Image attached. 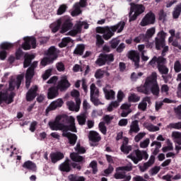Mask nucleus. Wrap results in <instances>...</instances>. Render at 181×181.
Instances as JSON below:
<instances>
[{"label": "nucleus", "mask_w": 181, "mask_h": 181, "mask_svg": "<svg viewBox=\"0 0 181 181\" xmlns=\"http://www.w3.org/2000/svg\"><path fill=\"white\" fill-rule=\"evenodd\" d=\"M114 60V54L101 53L95 61V64L101 67V66H105V64H110V63H112Z\"/></svg>", "instance_id": "nucleus-4"}, {"label": "nucleus", "mask_w": 181, "mask_h": 181, "mask_svg": "<svg viewBox=\"0 0 181 181\" xmlns=\"http://www.w3.org/2000/svg\"><path fill=\"white\" fill-rule=\"evenodd\" d=\"M165 64H166V58L163 57L162 55L158 57L157 58V67Z\"/></svg>", "instance_id": "nucleus-50"}, {"label": "nucleus", "mask_w": 181, "mask_h": 181, "mask_svg": "<svg viewBox=\"0 0 181 181\" xmlns=\"http://www.w3.org/2000/svg\"><path fill=\"white\" fill-rule=\"evenodd\" d=\"M74 149L78 155L86 153V148L84 147L81 146V144H80V142L77 143Z\"/></svg>", "instance_id": "nucleus-42"}, {"label": "nucleus", "mask_w": 181, "mask_h": 181, "mask_svg": "<svg viewBox=\"0 0 181 181\" xmlns=\"http://www.w3.org/2000/svg\"><path fill=\"white\" fill-rule=\"evenodd\" d=\"M173 136L175 138V142L178 145H181V133L179 132H173Z\"/></svg>", "instance_id": "nucleus-44"}, {"label": "nucleus", "mask_w": 181, "mask_h": 181, "mask_svg": "<svg viewBox=\"0 0 181 181\" xmlns=\"http://www.w3.org/2000/svg\"><path fill=\"white\" fill-rule=\"evenodd\" d=\"M112 172H114V167L111 164H109L108 168L104 170V173L106 174L105 176L111 175Z\"/></svg>", "instance_id": "nucleus-63"}, {"label": "nucleus", "mask_w": 181, "mask_h": 181, "mask_svg": "<svg viewBox=\"0 0 181 181\" xmlns=\"http://www.w3.org/2000/svg\"><path fill=\"white\" fill-rule=\"evenodd\" d=\"M37 90H39L37 86H32L26 93V101H33L37 95Z\"/></svg>", "instance_id": "nucleus-17"}, {"label": "nucleus", "mask_w": 181, "mask_h": 181, "mask_svg": "<svg viewBox=\"0 0 181 181\" xmlns=\"http://www.w3.org/2000/svg\"><path fill=\"white\" fill-rule=\"evenodd\" d=\"M104 38L100 35H96V45L98 46H103L104 45Z\"/></svg>", "instance_id": "nucleus-55"}, {"label": "nucleus", "mask_w": 181, "mask_h": 181, "mask_svg": "<svg viewBox=\"0 0 181 181\" xmlns=\"http://www.w3.org/2000/svg\"><path fill=\"white\" fill-rule=\"evenodd\" d=\"M116 170H125L126 172H131L132 170V165H125V166H122V167H118L116 168Z\"/></svg>", "instance_id": "nucleus-59"}, {"label": "nucleus", "mask_w": 181, "mask_h": 181, "mask_svg": "<svg viewBox=\"0 0 181 181\" xmlns=\"http://www.w3.org/2000/svg\"><path fill=\"white\" fill-rule=\"evenodd\" d=\"M141 100V97L138 96L135 93H132L131 95L128 97L129 103H138Z\"/></svg>", "instance_id": "nucleus-40"}, {"label": "nucleus", "mask_w": 181, "mask_h": 181, "mask_svg": "<svg viewBox=\"0 0 181 181\" xmlns=\"http://www.w3.org/2000/svg\"><path fill=\"white\" fill-rule=\"evenodd\" d=\"M128 57L130 60H132L134 63L136 69L139 68V62L141 60V57H139V53L135 50H130L128 52Z\"/></svg>", "instance_id": "nucleus-16"}, {"label": "nucleus", "mask_w": 181, "mask_h": 181, "mask_svg": "<svg viewBox=\"0 0 181 181\" xmlns=\"http://www.w3.org/2000/svg\"><path fill=\"white\" fill-rule=\"evenodd\" d=\"M61 172H66L69 173L71 170V166L70 165V160L66 159L64 163H61L59 167Z\"/></svg>", "instance_id": "nucleus-27"}, {"label": "nucleus", "mask_w": 181, "mask_h": 181, "mask_svg": "<svg viewBox=\"0 0 181 181\" xmlns=\"http://www.w3.org/2000/svg\"><path fill=\"white\" fill-rule=\"evenodd\" d=\"M15 97V93L11 92L8 95V93L1 91L0 92V105L2 103H5L7 105L12 104L13 103V98Z\"/></svg>", "instance_id": "nucleus-14"}, {"label": "nucleus", "mask_w": 181, "mask_h": 181, "mask_svg": "<svg viewBox=\"0 0 181 181\" xmlns=\"http://www.w3.org/2000/svg\"><path fill=\"white\" fill-rule=\"evenodd\" d=\"M70 181H86V177L81 176L78 177L77 175H71L69 176Z\"/></svg>", "instance_id": "nucleus-47"}, {"label": "nucleus", "mask_w": 181, "mask_h": 181, "mask_svg": "<svg viewBox=\"0 0 181 181\" xmlns=\"http://www.w3.org/2000/svg\"><path fill=\"white\" fill-rule=\"evenodd\" d=\"M45 57L41 61L42 66H47V64H52L54 60H57L59 55L57 54V49L54 46L50 47Z\"/></svg>", "instance_id": "nucleus-2"}, {"label": "nucleus", "mask_w": 181, "mask_h": 181, "mask_svg": "<svg viewBox=\"0 0 181 181\" xmlns=\"http://www.w3.org/2000/svg\"><path fill=\"white\" fill-rule=\"evenodd\" d=\"M168 128H173V129H181V122L177 123H170L168 125Z\"/></svg>", "instance_id": "nucleus-56"}, {"label": "nucleus", "mask_w": 181, "mask_h": 181, "mask_svg": "<svg viewBox=\"0 0 181 181\" xmlns=\"http://www.w3.org/2000/svg\"><path fill=\"white\" fill-rule=\"evenodd\" d=\"M69 43H73V40L70 37H66L62 39V42L59 44V47L61 48L66 47Z\"/></svg>", "instance_id": "nucleus-38"}, {"label": "nucleus", "mask_w": 181, "mask_h": 181, "mask_svg": "<svg viewBox=\"0 0 181 181\" xmlns=\"http://www.w3.org/2000/svg\"><path fill=\"white\" fill-rule=\"evenodd\" d=\"M71 86V83H70V82L67 79V77L65 76H62L61 80L58 81L57 87L61 91V93H64V91H67V90L70 88Z\"/></svg>", "instance_id": "nucleus-13"}, {"label": "nucleus", "mask_w": 181, "mask_h": 181, "mask_svg": "<svg viewBox=\"0 0 181 181\" xmlns=\"http://www.w3.org/2000/svg\"><path fill=\"white\" fill-rule=\"evenodd\" d=\"M146 129L150 132H156V131H159V127L158 126H153V124H149L146 127Z\"/></svg>", "instance_id": "nucleus-58"}, {"label": "nucleus", "mask_w": 181, "mask_h": 181, "mask_svg": "<svg viewBox=\"0 0 181 181\" xmlns=\"http://www.w3.org/2000/svg\"><path fill=\"white\" fill-rule=\"evenodd\" d=\"M89 166L93 169V174L97 175V172H98V168L97 167L98 166L97 161L95 160L91 161L90 163L89 164Z\"/></svg>", "instance_id": "nucleus-48"}, {"label": "nucleus", "mask_w": 181, "mask_h": 181, "mask_svg": "<svg viewBox=\"0 0 181 181\" xmlns=\"http://www.w3.org/2000/svg\"><path fill=\"white\" fill-rule=\"evenodd\" d=\"M90 98L91 103L95 106L103 105V103L100 100V90L97 88L95 83H92L90 86Z\"/></svg>", "instance_id": "nucleus-3"}, {"label": "nucleus", "mask_w": 181, "mask_h": 181, "mask_svg": "<svg viewBox=\"0 0 181 181\" xmlns=\"http://www.w3.org/2000/svg\"><path fill=\"white\" fill-rule=\"evenodd\" d=\"M63 138H67L68 139V144L71 145V146H74L76 144H77V139L78 136L76 135V134L73 133H62Z\"/></svg>", "instance_id": "nucleus-21"}, {"label": "nucleus", "mask_w": 181, "mask_h": 181, "mask_svg": "<svg viewBox=\"0 0 181 181\" xmlns=\"http://www.w3.org/2000/svg\"><path fill=\"white\" fill-rule=\"evenodd\" d=\"M153 83V76L148 77L143 86L137 87L138 93H141L142 94H146V95H149L151 94V86Z\"/></svg>", "instance_id": "nucleus-7"}, {"label": "nucleus", "mask_w": 181, "mask_h": 181, "mask_svg": "<svg viewBox=\"0 0 181 181\" xmlns=\"http://www.w3.org/2000/svg\"><path fill=\"white\" fill-rule=\"evenodd\" d=\"M145 135H146V133H145V132H140V133H139L134 137L135 142H139V141H141V139H142V138H144V136H145Z\"/></svg>", "instance_id": "nucleus-62"}, {"label": "nucleus", "mask_w": 181, "mask_h": 181, "mask_svg": "<svg viewBox=\"0 0 181 181\" xmlns=\"http://www.w3.org/2000/svg\"><path fill=\"white\" fill-rule=\"evenodd\" d=\"M63 104H64V102H63L62 99H57L55 101L52 102L45 110L46 115H47L50 111H54L57 108L63 107Z\"/></svg>", "instance_id": "nucleus-15"}, {"label": "nucleus", "mask_w": 181, "mask_h": 181, "mask_svg": "<svg viewBox=\"0 0 181 181\" xmlns=\"http://www.w3.org/2000/svg\"><path fill=\"white\" fill-rule=\"evenodd\" d=\"M59 88L57 86H51L48 89L47 98L48 100H53L57 97H59Z\"/></svg>", "instance_id": "nucleus-23"}, {"label": "nucleus", "mask_w": 181, "mask_h": 181, "mask_svg": "<svg viewBox=\"0 0 181 181\" xmlns=\"http://www.w3.org/2000/svg\"><path fill=\"white\" fill-rule=\"evenodd\" d=\"M120 150L122 151V152H123V153H126V155H128V153H129V152L132 151V146L122 145L120 147Z\"/></svg>", "instance_id": "nucleus-49"}, {"label": "nucleus", "mask_w": 181, "mask_h": 181, "mask_svg": "<svg viewBox=\"0 0 181 181\" xmlns=\"http://www.w3.org/2000/svg\"><path fill=\"white\" fill-rule=\"evenodd\" d=\"M95 78H103L104 77V71L101 69H98L95 73Z\"/></svg>", "instance_id": "nucleus-54"}, {"label": "nucleus", "mask_w": 181, "mask_h": 181, "mask_svg": "<svg viewBox=\"0 0 181 181\" xmlns=\"http://www.w3.org/2000/svg\"><path fill=\"white\" fill-rule=\"evenodd\" d=\"M83 29V23L81 21L77 22L73 27L72 29L68 33L69 36H77L78 33H81Z\"/></svg>", "instance_id": "nucleus-20"}, {"label": "nucleus", "mask_w": 181, "mask_h": 181, "mask_svg": "<svg viewBox=\"0 0 181 181\" xmlns=\"http://www.w3.org/2000/svg\"><path fill=\"white\" fill-rule=\"evenodd\" d=\"M146 8L144 4L130 3V11L129 13V22H134L138 19V16L145 12Z\"/></svg>", "instance_id": "nucleus-1"}, {"label": "nucleus", "mask_w": 181, "mask_h": 181, "mask_svg": "<svg viewBox=\"0 0 181 181\" xmlns=\"http://www.w3.org/2000/svg\"><path fill=\"white\" fill-rule=\"evenodd\" d=\"M70 158L73 162H77L83 165V163H86V158L84 156H80L78 153H71L70 154Z\"/></svg>", "instance_id": "nucleus-24"}, {"label": "nucleus", "mask_w": 181, "mask_h": 181, "mask_svg": "<svg viewBox=\"0 0 181 181\" xmlns=\"http://www.w3.org/2000/svg\"><path fill=\"white\" fill-rule=\"evenodd\" d=\"M141 131L139 128V122L138 120H134L132 122L130 125V129L129 131V134L132 135V134H138V132Z\"/></svg>", "instance_id": "nucleus-26"}, {"label": "nucleus", "mask_w": 181, "mask_h": 181, "mask_svg": "<svg viewBox=\"0 0 181 181\" xmlns=\"http://www.w3.org/2000/svg\"><path fill=\"white\" fill-rule=\"evenodd\" d=\"M118 107H119V102L118 101L111 102V103L107 107V111H109V112H112L114 108H118Z\"/></svg>", "instance_id": "nucleus-45"}, {"label": "nucleus", "mask_w": 181, "mask_h": 181, "mask_svg": "<svg viewBox=\"0 0 181 181\" xmlns=\"http://www.w3.org/2000/svg\"><path fill=\"white\" fill-rule=\"evenodd\" d=\"M157 69L163 76L169 74V68L166 65H159V66H157Z\"/></svg>", "instance_id": "nucleus-39"}, {"label": "nucleus", "mask_w": 181, "mask_h": 181, "mask_svg": "<svg viewBox=\"0 0 181 181\" xmlns=\"http://www.w3.org/2000/svg\"><path fill=\"white\" fill-rule=\"evenodd\" d=\"M48 124L52 131H63V124H58L57 122H49Z\"/></svg>", "instance_id": "nucleus-31"}, {"label": "nucleus", "mask_w": 181, "mask_h": 181, "mask_svg": "<svg viewBox=\"0 0 181 181\" xmlns=\"http://www.w3.org/2000/svg\"><path fill=\"white\" fill-rule=\"evenodd\" d=\"M35 77V70L28 68L25 72V78L31 79Z\"/></svg>", "instance_id": "nucleus-46"}, {"label": "nucleus", "mask_w": 181, "mask_h": 181, "mask_svg": "<svg viewBox=\"0 0 181 181\" xmlns=\"http://www.w3.org/2000/svg\"><path fill=\"white\" fill-rule=\"evenodd\" d=\"M62 28L60 33H66L73 29L74 24L70 17H64L62 20Z\"/></svg>", "instance_id": "nucleus-11"}, {"label": "nucleus", "mask_w": 181, "mask_h": 181, "mask_svg": "<svg viewBox=\"0 0 181 181\" xmlns=\"http://www.w3.org/2000/svg\"><path fill=\"white\" fill-rule=\"evenodd\" d=\"M24 58L23 67L24 69H26L30 66L32 60L35 59V55L25 54Z\"/></svg>", "instance_id": "nucleus-30"}, {"label": "nucleus", "mask_w": 181, "mask_h": 181, "mask_svg": "<svg viewBox=\"0 0 181 181\" xmlns=\"http://www.w3.org/2000/svg\"><path fill=\"white\" fill-rule=\"evenodd\" d=\"M13 44L8 42H4L0 45V60H5L8 56L7 50L13 48Z\"/></svg>", "instance_id": "nucleus-10"}, {"label": "nucleus", "mask_w": 181, "mask_h": 181, "mask_svg": "<svg viewBox=\"0 0 181 181\" xmlns=\"http://www.w3.org/2000/svg\"><path fill=\"white\" fill-rule=\"evenodd\" d=\"M74 10L71 11V16H78V15L81 14V9L80 8H83L81 3H75L74 5Z\"/></svg>", "instance_id": "nucleus-32"}, {"label": "nucleus", "mask_w": 181, "mask_h": 181, "mask_svg": "<svg viewBox=\"0 0 181 181\" xmlns=\"http://www.w3.org/2000/svg\"><path fill=\"white\" fill-rule=\"evenodd\" d=\"M148 104H151V98L150 97H145L143 100L139 104L138 108L139 110H141V111H146V107H148Z\"/></svg>", "instance_id": "nucleus-28"}, {"label": "nucleus", "mask_w": 181, "mask_h": 181, "mask_svg": "<svg viewBox=\"0 0 181 181\" xmlns=\"http://www.w3.org/2000/svg\"><path fill=\"white\" fill-rule=\"evenodd\" d=\"M156 21V16L155 13L152 11H149L145 16L142 18L140 22V26L145 27L149 26V25H153Z\"/></svg>", "instance_id": "nucleus-8"}, {"label": "nucleus", "mask_w": 181, "mask_h": 181, "mask_svg": "<svg viewBox=\"0 0 181 181\" xmlns=\"http://www.w3.org/2000/svg\"><path fill=\"white\" fill-rule=\"evenodd\" d=\"M57 70L58 71H64L66 70V67L64 66V64L60 62L56 64Z\"/></svg>", "instance_id": "nucleus-60"}, {"label": "nucleus", "mask_w": 181, "mask_h": 181, "mask_svg": "<svg viewBox=\"0 0 181 181\" xmlns=\"http://www.w3.org/2000/svg\"><path fill=\"white\" fill-rule=\"evenodd\" d=\"M159 170H160V167L155 166L150 170V173L151 176H153L154 175H158V173H159Z\"/></svg>", "instance_id": "nucleus-61"}, {"label": "nucleus", "mask_w": 181, "mask_h": 181, "mask_svg": "<svg viewBox=\"0 0 181 181\" xmlns=\"http://www.w3.org/2000/svg\"><path fill=\"white\" fill-rule=\"evenodd\" d=\"M67 11V6L66 4L61 5L57 10V15H63Z\"/></svg>", "instance_id": "nucleus-51"}, {"label": "nucleus", "mask_w": 181, "mask_h": 181, "mask_svg": "<svg viewBox=\"0 0 181 181\" xmlns=\"http://www.w3.org/2000/svg\"><path fill=\"white\" fill-rule=\"evenodd\" d=\"M181 15V2L177 4L174 11H173V19H179V16Z\"/></svg>", "instance_id": "nucleus-35"}, {"label": "nucleus", "mask_w": 181, "mask_h": 181, "mask_svg": "<svg viewBox=\"0 0 181 181\" xmlns=\"http://www.w3.org/2000/svg\"><path fill=\"white\" fill-rule=\"evenodd\" d=\"M49 158L52 163H57L59 160H62V159L64 158V154L59 151L55 153H51L49 154Z\"/></svg>", "instance_id": "nucleus-25"}, {"label": "nucleus", "mask_w": 181, "mask_h": 181, "mask_svg": "<svg viewBox=\"0 0 181 181\" xmlns=\"http://www.w3.org/2000/svg\"><path fill=\"white\" fill-rule=\"evenodd\" d=\"M89 141H91V142H100L101 141V136H100V134L97 132L90 131L89 132Z\"/></svg>", "instance_id": "nucleus-29"}, {"label": "nucleus", "mask_w": 181, "mask_h": 181, "mask_svg": "<svg viewBox=\"0 0 181 181\" xmlns=\"http://www.w3.org/2000/svg\"><path fill=\"white\" fill-rule=\"evenodd\" d=\"M125 22L124 21H120L117 24L115 25L110 26V32L112 33V37L115 35V32L117 33H121L122 30H124V28H125Z\"/></svg>", "instance_id": "nucleus-18"}, {"label": "nucleus", "mask_w": 181, "mask_h": 181, "mask_svg": "<svg viewBox=\"0 0 181 181\" xmlns=\"http://www.w3.org/2000/svg\"><path fill=\"white\" fill-rule=\"evenodd\" d=\"M65 119L66 121H68L70 124H62V134H71V132H77V128L76 127L75 123L76 119L74 117H73V116H71L69 118L66 117ZM69 131H71V132Z\"/></svg>", "instance_id": "nucleus-5"}, {"label": "nucleus", "mask_w": 181, "mask_h": 181, "mask_svg": "<svg viewBox=\"0 0 181 181\" xmlns=\"http://www.w3.org/2000/svg\"><path fill=\"white\" fill-rule=\"evenodd\" d=\"M24 42L22 44L23 50H30V49H36V38L35 37H25Z\"/></svg>", "instance_id": "nucleus-9"}, {"label": "nucleus", "mask_w": 181, "mask_h": 181, "mask_svg": "<svg viewBox=\"0 0 181 181\" xmlns=\"http://www.w3.org/2000/svg\"><path fill=\"white\" fill-rule=\"evenodd\" d=\"M23 57V51L19 48L16 51V60H21Z\"/></svg>", "instance_id": "nucleus-57"}, {"label": "nucleus", "mask_w": 181, "mask_h": 181, "mask_svg": "<svg viewBox=\"0 0 181 181\" xmlns=\"http://www.w3.org/2000/svg\"><path fill=\"white\" fill-rule=\"evenodd\" d=\"M155 35V28H151L147 30L146 35H144V39L148 40Z\"/></svg>", "instance_id": "nucleus-41"}, {"label": "nucleus", "mask_w": 181, "mask_h": 181, "mask_svg": "<svg viewBox=\"0 0 181 181\" xmlns=\"http://www.w3.org/2000/svg\"><path fill=\"white\" fill-rule=\"evenodd\" d=\"M103 91L106 100H114L115 98V91L113 90L104 89Z\"/></svg>", "instance_id": "nucleus-36"}, {"label": "nucleus", "mask_w": 181, "mask_h": 181, "mask_svg": "<svg viewBox=\"0 0 181 181\" xmlns=\"http://www.w3.org/2000/svg\"><path fill=\"white\" fill-rule=\"evenodd\" d=\"M99 129L103 135H107V127L104 122L99 123Z\"/></svg>", "instance_id": "nucleus-52"}, {"label": "nucleus", "mask_w": 181, "mask_h": 181, "mask_svg": "<svg viewBox=\"0 0 181 181\" xmlns=\"http://www.w3.org/2000/svg\"><path fill=\"white\" fill-rule=\"evenodd\" d=\"M135 155L131 153L127 156V158L129 159H131L134 162V163H135V165H137V163L143 159V151H141L139 150L135 151Z\"/></svg>", "instance_id": "nucleus-22"}, {"label": "nucleus", "mask_w": 181, "mask_h": 181, "mask_svg": "<svg viewBox=\"0 0 181 181\" xmlns=\"http://www.w3.org/2000/svg\"><path fill=\"white\" fill-rule=\"evenodd\" d=\"M119 43H121V40H119L118 38H114L112 40H110V45L111 49H117Z\"/></svg>", "instance_id": "nucleus-43"}, {"label": "nucleus", "mask_w": 181, "mask_h": 181, "mask_svg": "<svg viewBox=\"0 0 181 181\" xmlns=\"http://www.w3.org/2000/svg\"><path fill=\"white\" fill-rule=\"evenodd\" d=\"M76 118L79 125H86V121H87V113H82L77 116Z\"/></svg>", "instance_id": "nucleus-37"}, {"label": "nucleus", "mask_w": 181, "mask_h": 181, "mask_svg": "<svg viewBox=\"0 0 181 181\" xmlns=\"http://www.w3.org/2000/svg\"><path fill=\"white\" fill-rule=\"evenodd\" d=\"M158 16L159 21H165L167 15L166 13H165V11H163V9L160 11Z\"/></svg>", "instance_id": "nucleus-64"}, {"label": "nucleus", "mask_w": 181, "mask_h": 181, "mask_svg": "<svg viewBox=\"0 0 181 181\" xmlns=\"http://www.w3.org/2000/svg\"><path fill=\"white\" fill-rule=\"evenodd\" d=\"M152 77H153V82L151 83L150 87V90L152 93L153 95L156 97H159V92L160 89L159 88V85H158V82L156 81V74H154Z\"/></svg>", "instance_id": "nucleus-19"}, {"label": "nucleus", "mask_w": 181, "mask_h": 181, "mask_svg": "<svg viewBox=\"0 0 181 181\" xmlns=\"http://www.w3.org/2000/svg\"><path fill=\"white\" fill-rule=\"evenodd\" d=\"M174 70L176 73H180L181 71V64L179 60L175 61L174 63Z\"/></svg>", "instance_id": "nucleus-53"}, {"label": "nucleus", "mask_w": 181, "mask_h": 181, "mask_svg": "<svg viewBox=\"0 0 181 181\" xmlns=\"http://www.w3.org/2000/svg\"><path fill=\"white\" fill-rule=\"evenodd\" d=\"M84 50H86V47L84 45H78L74 51V54H76L77 56H83L84 54Z\"/></svg>", "instance_id": "nucleus-34"}, {"label": "nucleus", "mask_w": 181, "mask_h": 181, "mask_svg": "<svg viewBox=\"0 0 181 181\" xmlns=\"http://www.w3.org/2000/svg\"><path fill=\"white\" fill-rule=\"evenodd\" d=\"M97 33H103L102 37L104 40H110L112 37V33H111L110 26L105 27H97L96 28Z\"/></svg>", "instance_id": "nucleus-12"}, {"label": "nucleus", "mask_w": 181, "mask_h": 181, "mask_svg": "<svg viewBox=\"0 0 181 181\" xmlns=\"http://www.w3.org/2000/svg\"><path fill=\"white\" fill-rule=\"evenodd\" d=\"M23 168L33 171L36 170V164L31 160H27L23 164Z\"/></svg>", "instance_id": "nucleus-33"}, {"label": "nucleus", "mask_w": 181, "mask_h": 181, "mask_svg": "<svg viewBox=\"0 0 181 181\" xmlns=\"http://www.w3.org/2000/svg\"><path fill=\"white\" fill-rule=\"evenodd\" d=\"M166 36L168 33L165 31L161 30L157 34V37L155 38V45L156 50H160L162 47H165L166 45Z\"/></svg>", "instance_id": "nucleus-6"}]
</instances>
